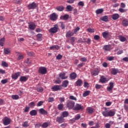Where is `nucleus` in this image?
I'll return each instance as SVG.
<instances>
[{"label":"nucleus","mask_w":128,"mask_h":128,"mask_svg":"<svg viewBox=\"0 0 128 128\" xmlns=\"http://www.w3.org/2000/svg\"><path fill=\"white\" fill-rule=\"evenodd\" d=\"M74 104H76V103L72 100H68L66 102V108H68V110H74Z\"/></svg>","instance_id":"1"},{"label":"nucleus","mask_w":128,"mask_h":128,"mask_svg":"<svg viewBox=\"0 0 128 128\" xmlns=\"http://www.w3.org/2000/svg\"><path fill=\"white\" fill-rule=\"evenodd\" d=\"M58 24H54V27L51 28L48 32H50V34H56V32H58Z\"/></svg>","instance_id":"2"},{"label":"nucleus","mask_w":128,"mask_h":128,"mask_svg":"<svg viewBox=\"0 0 128 128\" xmlns=\"http://www.w3.org/2000/svg\"><path fill=\"white\" fill-rule=\"evenodd\" d=\"M2 122L4 126H8L10 124V118L7 116H5L4 119H2Z\"/></svg>","instance_id":"3"},{"label":"nucleus","mask_w":128,"mask_h":128,"mask_svg":"<svg viewBox=\"0 0 128 128\" xmlns=\"http://www.w3.org/2000/svg\"><path fill=\"white\" fill-rule=\"evenodd\" d=\"M84 106H82L79 104H76V106H74V108H73V110H83Z\"/></svg>","instance_id":"4"},{"label":"nucleus","mask_w":128,"mask_h":128,"mask_svg":"<svg viewBox=\"0 0 128 128\" xmlns=\"http://www.w3.org/2000/svg\"><path fill=\"white\" fill-rule=\"evenodd\" d=\"M27 8H28V10H34L36 8V2H33L31 4H30Z\"/></svg>","instance_id":"5"},{"label":"nucleus","mask_w":128,"mask_h":128,"mask_svg":"<svg viewBox=\"0 0 128 128\" xmlns=\"http://www.w3.org/2000/svg\"><path fill=\"white\" fill-rule=\"evenodd\" d=\"M38 72L41 74H46V67H40L38 70Z\"/></svg>","instance_id":"6"},{"label":"nucleus","mask_w":128,"mask_h":128,"mask_svg":"<svg viewBox=\"0 0 128 128\" xmlns=\"http://www.w3.org/2000/svg\"><path fill=\"white\" fill-rule=\"evenodd\" d=\"M56 122H58V124H62V122H64V118L62 116L57 117Z\"/></svg>","instance_id":"7"},{"label":"nucleus","mask_w":128,"mask_h":128,"mask_svg":"<svg viewBox=\"0 0 128 128\" xmlns=\"http://www.w3.org/2000/svg\"><path fill=\"white\" fill-rule=\"evenodd\" d=\"M53 92H58V90H62V86L56 85L52 88Z\"/></svg>","instance_id":"8"},{"label":"nucleus","mask_w":128,"mask_h":128,"mask_svg":"<svg viewBox=\"0 0 128 128\" xmlns=\"http://www.w3.org/2000/svg\"><path fill=\"white\" fill-rule=\"evenodd\" d=\"M50 20H58V14L56 13H52L50 15Z\"/></svg>","instance_id":"9"},{"label":"nucleus","mask_w":128,"mask_h":128,"mask_svg":"<svg viewBox=\"0 0 128 128\" xmlns=\"http://www.w3.org/2000/svg\"><path fill=\"white\" fill-rule=\"evenodd\" d=\"M109 87L106 88L108 92H112V88H114V82H110L109 84Z\"/></svg>","instance_id":"10"},{"label":"nucleus","mask_w":128,"mask_h":128,"mask_svg":"<svg viewBox=\"0 0 128 128\" xmlns=\"http://www.w3.org/2000/svg\"><path fill=\"white\" fill-rule=\"evenodd\" d=\"M98 74H100V70L98 69H95L94 70L91 72L92 76H98Z\"/></svg>","instance_id":"11"},{"label":"nucleus","mask_w":128,"mask_h":128,"mask_svg":"<svg viewBox=\"0 0 128 128\" xmlns=\"http://www.w3.org/2000/svg\"><path fill=\"white\" fill-rule=\"evenodd\" d=\"M20 75V72H17L15 73L14 74H12V80H17V78L19 77Z\"/></svg>","instance_id":"12"},{"label":"nucleus","mask_w":128,"mask_h":128,"mask_svg":"<svg viewBox=\"0 0 128 128\" xmlns=\"http://www.w3.org/2000/svg\"><path fill=\"white\" fill-rule=\"evenodd\" d=\"M59 77L62 80H66L68 78V76H66V74L64 72H62L59 74Z\"/></svg>","instance_id":"13"},{"label":"nucleus","mask_w":128,"mask_h":128,"mask_svg":"<svg viewBox=\"0 0 128 128\" xmlns=\"http://www.w3.org/2000/svg\"><path fill=\"white\" fill-rule=\"evenodd\" d=\"M39 114H48V111L44 110V108H41L39 110Z\"/></svg>","instance_id":"14"},{"label":"nucleus","mask_w":128,"mask_h":128,"mask_svg":"<svg viewBox=\"0 0 128 128\" xmlns=\"http://www.w3.org/2000/svg\"><path fill=\"white\" fill-rule=\"evenodd\" d=\"M120 18V14H114L112 15V18L114 20H118Z\"/></svg>","instance_id":"15"},{"label":"nucleus","mask_w":128,"mask_h":128,"mask_svg":"<svg viewBox=\"0 0 128 128\" xmlns=\"http://www.w3.org/2000/svg\"><path fill=\"white\" fill-rule=\"evenodd\" d=\"M68 86V80H66L63 81L61 86H63V88H66Z\"/></svg>","instance_id":"16"},{"label":"nucleus","mask_w":128,"mask_h":128,"mask_svg":"<svg viewBox=\"0 0 128 128\" xmlns=\"http://www.w3.org/2000/svg\"><path fill=\"white\" fill-rule=\"evenodd\" d=\"M70 78V80H76V74L74 72L71 73Z\"/></svg>","instance_id":"17"},{"label":"nucleus","mask_w":128,"mask_h":128,"mask_svg":"<svg viewBox=\"0 0 128 128\" xmlns=\"http://www.w3.org/2000/svg\"><path fill=\"white\" fill-rule=\"evenodd\" d=\"M74 33L72 31H68L66 34V38H70V36H74Z\"/></svg>","instance_id":"18"},{"label":"nucleus","mask_w":128,"mask_h":128,"mask_svg":"<svg viewBox=\"0 0 128 128\" xmlns=\"http://www.w3.org/2000/svg\"><path fill=\"white\" fill-rule=\"evenodd\" d=\"M76 84L77 86H82V80L79 79L76 82Z\"/></svg>","instance_id":"19"},{"label":"nucleus","mask_w":128,"mask_h":128,"mask_svg":"<svg viewBox=\"0 0 128 128\" xmlns=\"http://www.w3.org/2000/svg\"><path fill=\"white\" fill-rule=\"evenodd\" d=\"M103 49L105 50V52H108V50H110V46L105 45L104 46Z\"/></svg>","instance_id":"20"},{"label":"nucleus","mask_w":128,"mask_h":128,"mask_svg":"<svg viewBox=\"0 0 128 128\" xmlns=\"http://www.w3.org/2000/svg\"><path fill=\"white\" fill-rule=\"evenodd\" d=\"M20 82H26L28 80V77L26 76H22L20 78Z\"/></svg>","instance_id":"21"},{"label":"nucleus","mask_w":128,"mask_h":128,"mask_svg":"<svg viewBox=\"0 0 128 128\" xmlns=\"http://www.w3.org/2000/svg\"><path fill=\"white\" fill-rule=\"evenodd\" d=\"M56 10H58V12H62L64 10V7L62 6H58L56 8Z\"/></svg>","instance_id":"22"},{"label":"nucleus","mask_w":128,"mask_h":128,"mask_svg":"<svg viewBox=\"0 0 128 128\" xmlns=\"http://www.w3.org/2000/svg\"><path fill=\"white\" fill-rule=\"evenodd\" d=\"M36 40H38V42H40L42 40V34H38L36 36Z\"/></svg>","instance_id":"23"},{"label":"nucleus","mask_w":128,"mask_h":128,"mask_svg":"<svg viewBox=\"0 0 128 128\" xmlns=\"http://www.w3.org/2000/svg\"><path fill=\"white\" fill-rule=\"evenodd\" d=\"M68 111H64L62 112V117L64 118H68Z\"/></svg>","instance_id":"24"},{"label":"nucleus","mask_w":128,"mask_h":128,"mask_svg":"<svg viewBox=\"0 0 128 128\" xmlns=\"http://www.w3.org/2000/svg\"><path fill=\"white\" fill-rule=\"evenodd\" d=\"M4 52L5 54H10V50L8 48H4Z\"/></svg>","instance_id":"25"},{"label":"nucleus","mask_w":128,"mask_h":128,"mask_svg":"<svg viewBox=\"0 0 128 128\" xmlns=\"http://www.w3.org/2000/svg\"><path fill=\"white\" fill-rule=\"evenodd\" d=\"M122 24V26H128V19H124V20H123Z\"/></svg>","instance_id":"26"},{"label":"nucleus","mask_w":128,"mask_h":128,"mask_svg":"<svg viewBox=\"0 0 128 128\" xmlns=\"http://www.w3.org/2000/svg\"><path fill=\"white\" fill-rule=\"evenodd\" d=\"M100 20H102V22H108V16H105L101 17L100 18Z\"/></svg>","instance_id":"27"},{"label":"nucleus","mask_w":128,"mask_h":128,"mask_svg":"<svg viewBox=\"0 0 128 128\" xmlns=\"http://www.w3.org/2000/svg\"><path fill=\"white\" fill-rule=\"evenodd\" d=\"M86 110H87L88 114H92L94 112V108H92L90 107L87 108Z\"/></svg>","instance_id":"28"},{"label":"nucleus","mask_w":128,"mask_h":128,"mask_svg":"<svg viewBox=\"0 0 128 128\" xmlns=\"http://www.w3.org/2000/svg\"><path fill=\"white\" fill-rule=\"evenodd\" d=\"M36 26L34 24H30L28 26V28L31 30H34V28H36Z\"/></svg>","instance_id":"29"},{"label":"nucleus","mask_w":128,"mask_h":128,"mask_svg":"<svg viewBox=\"0 0 128 128\" xmlns=\"http://www.w3.org/2000/svg\"><path fill=\"white\" fill-rule=\"evenodd\" d=\"M118 69H116V68H112L111 71V74H114V75L116 74H118Z\"/></svg>","instance_id":"30"},{"label":"nucleus","mask_w":128,"mask_h":128,"mask_svg":"<svg viewBox=\"0 0 128 128\" xmlns=\"http://www.w3.org/2000/svg\"><path fill=\"white\" fill-rule=\"evenodd\" d=\"M102 36L104 38H108L109 33L108 32H104L102 33Z\"/></svg>","instance_id":"31"},{"label":"nucleus","mask_w":128,"mask_h":128,"mask_svg":"<svg viewBox=\"0 0 128 128\" xmlns=\"http://www.w3.org/2000/svg\"><path fill=\"white\" fill-rule=\"evenodd\" d=\"M102 12H104V9H98L96 11V14H102Z\"/></svg>","instance_id":"32"},{"label":"nucleus","mask_w":128,"mask_h":128,"mask_svg":"<svg viewBox=\"0 0 128 128\" xmlns=\"http://www.w3.org/2000/svg\"><path fill=\"white\" fill-rule=\"evenodd\" d=\"M100 82H102V84H104V82H106V78L104 76H102L100 80Z\"/></svg>","instance_id":"33"},{"label":"nucleus","mask_w":128,"mask_h":128,"mask_svg":"<svg viewBox=\"0 0 128 128\" xmlns=\"http://www.w3.org/2000/svg\"><path fill=\"white\" fill-rule=\"evenodd\" d=\"M116 114V112L114 111L108 112V116H114Z\"/></svg>","instance_id":"34"},{"label":"nucleus","mask_w":128,"mask_h":128,"mask_svg":"<svg viewBox=\"0 0 128 128\" xmlns=\"http://www.w3.org/2000/svg\"><path fill=\"white\" fill-rule=\"evenodd\" d=\"M30 116H36L37 112L36 110H32V111L30 112Z\"/></svg>","instance_id":"35"},{"label":"nucleus","mask_w":128,"mask_h":128,"mask_svg":"<svg viewBox=\"0 0 128 128\" xmlns=\"http://www.w3.org/2000/svg\"><path fill=\"white\" fill-rule=\"evenodd\" d=\"M66 10H68V12H72L74 8L72 6L70 5L67 6L66 7Z\"/></svg>","instance_id":"36"},{"label":"nucleus","mask_w":128,"mask_h":128,"mask_svg":"<svg viewBox=\"0 0 128 128\" xmlns=\"http://www.w3.org/2000/svg\"><path fill=\"white\" fill-rule=\"evenodd\" d=\"M90 92L87 90L86 92H85L83 94H82V96H84V98H86V96H88V94H90Z\"/></svg>","instance_id":"37"},{"label":"nucleus","mask_w":128,"mask_h":128,"mask_svg":"<svg viewBox=\"0 0 128 128\" xmlns=\"http://www.w3.org/2000/svg\"><path fill=\"white\" fill-rule=\"evenodd\" d=\"M102 114L104 116L108 117V112L105 110L102 112Z\"/></svg>","instance_id":"38"},{"label":"nucleus","mask_w":128,"mask_h":128,"mask_svg":"<svg viewBox=\"0 0 128 128\" xmlns=\"http://www.w3.org/2000/svg\"><path fill=\"white\" fill-rule=\"evenodd\" d=\"M4 38H2L0 40V46H4Z\"/></svg>","instance_id":"39"},{"label":"nucleus","mask_w":128,"mask_h":128,"mask_svg":"<svg viewBox=\"0 0 128 128\" xmlns=\"http://www.w3.org/2000/svg\"><path fill=\"white\" fill-rule=\"evenodd\" d=\"M58 46L56 45H54L50 47V50H58Z\"/></svg>","instance_id":"40"},{"label":"nucleus","mask_w":128,"mask_h":128,"mask_svg":"<svg viewBox=\"0 0 128 128\" xmlns=\"http://www.w3.org/2000/svg\"><path fill=\"white\" fill-rule=\"evenodd\" d=\"M41 126L43 128H46L48 126V122H44L42 124V125H41Z\"/></svg>","instance_id":"41"},{"label":"nucleus","mask_w":128,"mask_h":128,"mask_svg":"<svg viewBox=\"0 0 128 128\" xmlns=\"http://www.w3.org/2000/svg\"><path fill=\"white\" fill-rule=\"evenodd\" d=\"M119 39L120 40V42H126V38L122 36H120Z\"/></svg>","instance_id":"42"},{"label":"nucleus","mask_w":128,"mask_h":128,"mask_svg":"<svg viewBox=\"0 0 128 128\" xmlns=\"http://www.w3.org/2000/svg\"><path fill=\"white\" fill-rule=\"evenodd\" d=\"M78 5L79 6H82V7L84 6V2L82 1H80L78 2Z\"/></svg>","instance_id":"43"},{"label":"nucleus","mask_w":128,"mask_h":128,"mask_svg":"<svg viewBox=\"0 0 128 128\" xmlns=\"http://www.w3.org/2000/svg\"><path fill=\"white\" fill-rule=\"evenodd\" d=\"M126 10H126V9H124L122 8H120L118 9V12H122V14L124 12H126Z\"/></svg>","instance_id":"44"},{"label":"nucleus","mask_w":128,"mask_h":128,"mask_svg":"<svg viewBox=\"0 0 128 128\" xmlns=\"http://www.w3.org/2000/svg\"><path fill=\"white\" fill-rule=\"evenodd\" d=\"M36 90L38 92H44V88L42 87L37 88Z\"/></svg>","instance_id":"45"},{"label":"nucleus","mask_w":128,"mask_h":128,"mask_svg":"<svg viewBox=\"0 0 128 128\" xmlns=\"http://www.w3.org/2000/svg\"><path fill=\"white\" fill-rule=\"evenodd\" d=\"M19 98H20V96H18V95L12 96V100H18Z\"/></svg>","instance_id":"46"},{"label":"nucleus","mask_w":128,"mask_h":128,"mask_svg":"<svg viewBox=\"0 0 128 128\" xmlns=\"http://www.w3.org/2000/svg\"><path fill=\"white\" fill-rule=\"evenodd\" d=\"M2 66H5L6 68H8V65L6 62H2Z\"/></svg>","instance_id":"47"},{"label":"nucleus","mask_w":128,"mask_h":128,"mask_svg":"<svg viewBox=\"0 0 128 128\" xmlns=\"http://www.w3.org/2000/svg\"><path fill=\"white\" fill-rule=\"evenodd\" d=\"M80 118V114H77L74 120H78Z\"/></svg>","instance_id":"48"},{"label":"nucleus","mask_w":128,"mask_h":128,"mask_svg":"<svg viewBox=\"0 0 128 128\" xmlns=\"http://www.w3.org/2000/svg\"><path fill=\"white\" fill-rule=\"evenodd\" d=\"M80 62H86L88 60V59L85 57H83V58H80Z\"/></svg>","instance_id":"49"},{"label":"nucleus","mask_w":128,"mask_h":128,"mask_svg":"<svg viewBox=\"0 0 128 128\" xmlns=\"http://www.w3.org/2000/svg\"><path fill=\"white\" fill-rule=\"evenodd\" d=\"M62 108H64V104H60L58 105V109L60 110H61Z\"/></svg>","instance_id":"50"},{"label":"nucleus","mask_w":128,"mask_h":128,"mask_svg":"<svg viewBox=\"0 0 128 128\" xmlns=\"http://www.w3.org/2000/svg\"><path fill=\"white\" fill-rule=\"evenodd\" d=\"M60 28H62V30H64L66 28V26L64 24L63 22H60Z\"/></svg>","instance_id":"51"},{"label":"nucleus","mask_w":128,"mask_h":128,"mask_svg":"<svg viewBox=\"0 0 128 128\" xmlns=\"http://www.w3.org/2000/svg\"><path fill=\"white\" fill-rule=\"evenodd\" d=\"M69 98L70 100H72L76 101V98L74 97V96H69Z\"/></svg>","instance_id":"52"},{"label":"nucleus","mask_w":128,"mask_h":128,"mask_svg":"<svg viewBox=\"0 0 128 128\" xmlns=\"http://www.w3.org/2000/svg\"><path fill=\"white\" fill-rule=\"evenodd\" d=\"M70 42H72V44L74 46L73 42H76V38L72 37L70 38Z\"/></svg>","instance_id":"53"},{"label":"nucleus","mask_w":128,"mask_h":128,"mask_svg":"<svg viewBox=\"0 0 128 128\" xmlns=\"http://www.w3.org/2000/svg\"><path fill=\"white\" fill-rule=\"evenodd\" d=\"M22 126L24 128H28V122H25L22 124Z\"/></svg>","instance_id":"54"},{"label":"nucleus","mask_w":128,"mask_h":128,"mask_svg":"<svg viewBox=\"0 0 128 128\" xmlns=\"http://www.w3.org/2000/svg\"><path fill=\"white\" fill-rule=\"evenodd\" d=\"M28 106H30V108H34V106H35L34 102H30L28 104Z\"/></svg>","instance_id":"55"},{"label":"nucleus","mask_w":128,"mask_h":128,"mask_svg":"<svg viewBox=\"0 0 128 128\" xmlns=\"http://www.w3.org/2000/svg\"><path fill=\"white\" fill-rule=\"evenodd\" d=\"M25 62L27 64H32V60H30V58H28L26 60Z\"/></svg>","instance_id":"56"},{"label":"nucleus","mask_w":128,"mask_h":128,"mask_svg":"<svg viewBox=\"0 0 128 128\" xmlns=\"http://www.w3.org/2000/svg\"><path fill=\"white\" fill-rule=\"evenodd\" d=\"M27 54L29 56H34V53L32 52H27Z\"/></svg>","instance_id":"57"},{"label":"nucleus","mask_w":128,"mask_h":128,"mask_svg":"<svg viewBox=\"0 0 128 128\" xmlns=\"http://www.w3.org/2000/svg\"><path fill=\"white\" fill-rule=\"evenodd\" d=\"M88 32H94V30L92 29V28H88L87 29Z\"/></svg>","instance_id":"58"},{"label":"nucleus","mask_w":128,"mask_h":128,"mask_svg":"<svg viewBox=\"0 0 128 128\" xmlns=\"http://www.w3.org/2000/svg\"><path fill=\"white\" fill-rule=\"evenodd\" d=\"M68 17H69L68 14H65L62 17L63 20H68Z\"/></svg>","instance_id":"59"},{"label":"nucleus","mask_w":128,"mask_h":128,"mask_svg":"<svg viewBox=\"0 0 128 128\" xmlns=\"http://www.w3.org/2000/svg\"><path fill=\"white\" fill-rule=\"evenodd\" d=\"M107 60H110V61L114 60V57L108 56L107 58Z\"/></svg>","instance_id":"60"},{"label":"nucleus","mask_w":128,"mask_h":128,"mask_svg":"<svg viewBox=\"0 0 128 128\" xmlns=\"http://www.w3.org/2000/svg\"><path fill=\"white\" fill-rule=\"evenodd\" d=\"M62 56L60 54H58L56 57V60H62Z\"/></svg>","instance_id":"61"},{"label":"nucleus","mask_w":128,"mask_h":128,"mask_svg":"<svg viewBox=\"0 0 128 128\" xmlns=\"http://www.w3.org/2000/svg\"><path fill=\"white\" fill-rule=\"evenodd\" d=\"M8 82V79H4L1 80V84H6Z\"/></svg>","instance_id":"62"},{"label":"nucleus","mask_w":128,"mask_h":128,"mask_svg":"<svg viewBox=\"0 0 128 128\" xmlns=\"http://www.w3.org/2000/svg\"><path fill=\"white\" fill-rule=\"evenodd\" d=\"M80 30V28L79 27H77L76 28H75L74 30V32L73 33L74 34H76V32H78V30Z\"/></svg>","instance_id":"63"},{"label":"nucleus","mask_w":128,"mask_h":128,"mask_svg":"<svg viewBox=\"0 0 128 128\" xmlns=\"http://www.w3.org/2000/svg\"><path fill=\"white\" fill-rule=\"evenodd\" d=\"M124 108L125 110L128 112V105L124 104Z\"/></svg>","instance_id":"64"}]
</instances>
